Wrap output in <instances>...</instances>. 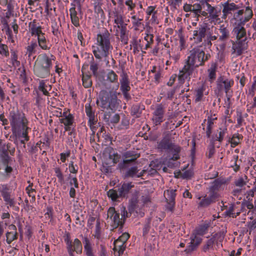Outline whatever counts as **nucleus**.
Here are the masks:
<instances>
[{"instance_id":"nucleus-38","label":"nucleus","mask_w":256,"mask_h":256,"mask_svg":"<svg viewBox=\"0 0 256 256\" xmlns=\"http://www.w3.org/2000/svg\"><path fill=\"white\" fill-rule=\"evenodd\" d=\"M38 47V44L36 42H31L30 43L26 46V54L28 57H30L34 54L36 52V48Z\"/></svg>"},{"instance_id":"nucleus-16","label":"nucleus","mask_w":256,"mask_h":256,"mask_svg":"<svg viewBox=\"0 0 256 256\" xmlns=\"http://www.w3.org/2000/svg\"><path fill=\"white\" fill-rule=\"evenodd\" d=\"M217 88L219 91L224 90L226 95L231 93L230 88L234 84V80L224 78H220L217 82Z\"/></svg>"},{"instance_id":"nucleus-35","label":"nucleus","mask_w":256,"mask_h":256,"mask_svg":"<svg viewBox=\"0 0 256 256\" xmlns=\"http://www.w3.org/2000/svg\"><path fill=\"white\" fill-rule=\"evenodd\" d=\"M217 64L216 62H212L210 64V68L208 69V77L210 80H214L216 78V70Z\"/></svg>"},{"instance_id":"nucleus-31","label":"nucleus","mask_w":256,"mask_h":256,"mask_svg":"<svg viewBox=\"0 0 256 256\" xmlns=\"http://www.w3.org/2000/svg\"><path fill=\"white\" fill-rule=\"evenodd\" d=\"M218 196V195L217 194H214L210 197L204 196L202 200L200 202L199 206L202 207L206 206L211 202L214 201Z\"/></svg>"},{"instance_id":"nucleus-5","label":"nucleus","mask_w":256,"mask_h":256,"mask_svg":"<svg viewBox=\"0 0 256 256\" xmlns=\"http://www.w3.org/2000/svg\"><path fill=\"white\" fill-rule=\"evenodd\" d=\"M52 60H54V56L52 55L50 58L46 54L40 55L38 58L36 66L34 68L35 74L42 78H44L49 76L50 68L52 66Z\"/></svg>"},{"instance_id":"nucleus-25","label":"nucleus","mask_w":256,"mask_h":256,"mask_svg":"<svg viewBox=\"0 0 256 256\" xmlns=\"http://www.w3.org/2000/svg\"><path fill=\"white\" fill-rule=\"evenodd\" d=\"M72 7L70 9V16L72 24L76 27L80 26V18L76 10L75 4H72Z\"/></svg>"},{"instance_id":"nucleus-8","label":"nucleus","mask_w":256,"mask_h":256,"mask_svg":"<svg viewBox=\"0 0 256 256\" xmlns=\"http://www.w3.org/2000/svg\"><path fill=\"white\" fill-rule=\"evenodd\" d=\"M120 158V156L112 148L106 149L104 154L103 168L106 172H108L110 168L116 164Z\"/></svg>"},{"instance_id":"nucleus-34","label":"nucleus","mask_w":256,"mask_h":256,"mask_svg":"<svg viewBox=\"0 0 256 256\" xmlns=\"http://www.w3.org/2000/svg\"><path fill=\"white\" fill-rule=\"evenodd\" d=\"M217 132L218 135L216 134V140L221 142L224 140L225 134L228 132L226 126L225 125H222L218 128Z\"/></svg>"},{"instance_id":"nucleus-27","label":"nucleus","mask_w":256,"mask_h":256,"mask_svg":"<svg viewBox=\"0 0 256 256\" xmlns=\"http://www.w3.org/2000/svg\"><path fill=\"white\" fill-rule=\"evenodd\" d=\"M84 245V252L86 256H94V252L92 248V243L86 237H85L83 240Z\"/></svg>"},{"instance_id":"nucleus-55","label":"nucleus","mask_w":256,"mask_h":256,"mask_svg":"<svg viewBox=\"0 0 256 256\" xmlns=\"http://www.w3.org/2000/svg\"><path fill=\"white\" fill-rule=\"evenodd\" d=\"M240 138L238 136H236L234 135L230 140L231 146L232 147H235L236 146L240 143Z\"/></svg>"},{"instance_id":"nucleus-43","label":"nucleus","mask_w":256,"mask_h":256,"mask_svg":"<svg viewBox=\"0 0 256 256\" xmlns=\"http://www.w3.org/2000/svg\"><path fill=\"white\" fill-rule=\"evenodd\" d=\"M108 196L110 198L113 202L117 201L118 198L121 196H120V191L119 192V194H118L116 190H110L108 192Z\"/></svg>"},{"instance_id":"nucleus-56","label":"nucleus","mask_w":256,"mask_h":256,"mask_svg":"<svg viewBox=\"0 0 256 256\" xmlns=\"http://www.w3.org/2000/svg\"><path fill=\"white\" fill-rule=\"evenodd\" d=\"M194 175V172L192 170H188L184 172L182 174V177L184 178L189 179L190 178Z\"/></svg>"},{"instance_id":"nucleus-11","label":"nucleus","mask_w":256,"mask_h":256,"mask_svg":"<svg viewBox=\"0 0 256 256\" xmlns=\"http://www.w3.org/2000/svg\"><path fill=\"white\" fill-rule=\"evenodd\" d=\"M64 242L66 244V248L70 256H74V252L77 254H81L82 252V246L80 241L78 239L75 238L74 242L70 240V236L67 234L64 238Z\"/></svg>"},{"instance_id":"nucleus-53","label":"nucleus","mask_w":256,"mask_h":256,"mask_svg":"<svg viewBox=\"0 0 256 256\" xmlns=\"http://www.w3.org/2000/svg\"><path fill=\"white\" fill-rule=\"evenodd\" d=\"M54 172L56 173V175L58 178V182L60 183H64V178L62 174V173L60 169L59 168H56L54 170Z\"/></svg>"},{"instance_id":"nucleus-1","label":"nucleus","mask_w":256,"mask_h":256,"mask_svg":"<svg viewBox=\"0 0 256 256\" xmlns=\"http://www.w3.org/2000/svg\"><path fill=\"white\" fill-rule=\"evenodd\" d=\"M208 59V56H205L204 52L200 47L194 48L190 51L186 64L180 71L178 80L179 83L183 84L186 79L196 78L198 72L196 68L202 66L204 62Z\"/></svg>"},{"instance_id":"nucleus-26","label":"nucleus","mask_w":256,"mask_h":256,"mask_svg":"<svg viewBox=\"0 0 256 256\" xmlns=\"http://www.w3.org/2000/svg\"><path fill=\"white\" fill-rule=\"evenodd\" d=\"M216 120L217 117L216 116L215 114L208 117L206 128V135L208 138L210 137L212 132V130L214 128V123Z\"/></svg>"},{"instance_id":"nucleus-62","label":"nucleus","mask_w":256,"mask_h":256,"mask_svg":"<svg viewBox=\"0 0 256 256\" xmlns=\"http://www.w3.org/2000/svg\"><path fill=\"white\" fill-rule=\"evenodd\" d=\"M152 18L150 20L152 24H158V20L157 16V12L152 14Z\"/></svg>"},{"instance_id":"nucleus-51","label":"nucleus","mask_w":256,"mask_h":256,"mask_svg":"<svg viewBox=\"0 0 256 256\" xmlns=\"http://www.w3.org/2000/svg\"><path fill=\"white\" fill-rule=\"evenodd\" d=\"M156 6H149L148 7V8L146 9V18H150V16L156 12H157L156 10Z\"/></svg>"},{"instance_id":"nucleus-54","label":"nucleus","mask_w":256,"mask_h":256,"mask_svg":"<svg viewBox=\"0 0 256 256\" xmlns=\"http://www.w3.org/2000/svg\"><path fill=\"white\" fill-rule=\"evenodd\" d=\"M95 238H99L100 236V222L98 220H96V230L94 234Z\"/></svg>"},{"instance_id":"nucleus-6","label":"nucleus","mask_w":256,"mask_h":256,"mask_svg":"<svg viewBox=\"0 0 256 256\" xmlns=\"http://www.w3.org/2000/svg\"><path fill=\"white\" fill-rule=\"evenodd\" d=\"M119 210H116L114 207H110L108 210L107 221L114 228H116L122 225L124 222V219L128 216L127 211L124 206L120 208Z\"/></svg>"},{"instance_id":"nucleus-45","label":"nucleus","mask_w":256,"mask_h":256,"mask_svg":"<svg viewBox=\"0 0 256 256\" xmlns=\"http://www.w3.org/2000/svg\"><path fill=\"white\" fill-rule=\"evenodd\" d=\"M82 84L86 88H88L91 86L92 84V81L90 76L89 75L83 74L82 78Z\"/></svg>"},{"instance_id":"nucleus-57","label":"nucleus","mask_w":256,"mask_h":256,"mask_svg":"<svg viewBox=\"0 0 256 256\" xmlns=\"http://www.w3.org/2000/svg\"><path fill=\"white\" fill-rule=\"evenodd\" d=\"M68 178H70V184L72 186H74V188H78V182L76 177H73L70 174Z\"/></svg>"},{"instance_id":"nucleus-64","label":"nucleus","mask_w":256,"mask_h":256,"mask_svg":"<svg viewBox=\"0 0 256 256\" xmlns=\"http://www.w3.org/2000/svg\"><path fill=\"white\" fill-rule=\"evenodd\" d=\"M20 78L22 82H26V76L24 70H22L21 74L20 76Z\"/></svg>"},{"instance_id":"nucleus-18","label":"nucleus","mask_w":256,"mask_h":256,"mask_svg":"<svg viewBox=\"0 0 256 256\" xmlns=\"http://www.w3.org/2000/svg\"><path fill=\"white\" fill-rule=\"evenodd\" d=\"M207 26L205 24L199 25L196 29L193 31L192 39L195 42L200 43L202 42L204 38L206 35Z\"/></svg>"},{"instance_id":"nucleus-61","label":"nucleus","mask_w":256,"mask_h":256,"mask_svg":"<svg viewBox=\"0 0 256 256\" xmlns=\"http://www.w3.org/2000/svg\"><path fill=\"white\" fill-rule=\"evenodd\" d=\"M234 211V206H231L229 207L228 209L226 211V213L228 216L234 218L236 216L234 213L233 212Z\"/></svg>"},{"instance_id":"nucleus-17","label":"nucleus","mask_w":256,"mask_h":256,"mask_svg":"<svg viewBox=\"0 0 256 256\" xmlns=\"http://www.w3.org/2000/svg\"><path fill=\"white\" fill-rule=\"evenodd\" d=\"M152 120L156 125L160 124L164 120V108L160 104L158 105L152 113Z\"/></svg>"},{"instance_id":"nucleus-21","label":"nucleus","mask_w":256,"mask_h":256,"mask_svg":"<svg viewBox=\"0 0 256 256\" xmlns=\"http://www.w3.org/2000/svg\"><path fill=\"white\" fill-rule=\"evenodd\" d=\"M232 33L237 40L245 41L246 40V31L244 26H232Z\"/></svg>"},{"instance_id":"nucleus-36","label":"nucleus","mask_w":256,"mask_h":256,"mask_svg":"<svg viewBox=\"0 0 256 256\" xmlns=\"http://www.w3.org/2000/svg\"><path fill=\"white\" fill-rule=\"evenodd\" d=\"M30 32L32 36H36L37 37H38V36L44 34L41 26H37L34 23L30 24Z\"/></svg>"},{"instance_id":"nucleus-40","label":"nucleus","mask_w":256,"mask_h":256,"mask_svg":"<svg viewBox=\"0 0 256 256\" xmlns=\"http://www.w3.org/2000/svg\"><path fill=\"white\" fill-rule=\"evenodd\" d=\"M202 8H203V4L202 6L200 4H194L192 5V12L194 15V17L196 18V20H198L200 12V10H202Z\"/></svg>"},{"instance_id":"nucleus-19","label":"nucleus","mask_w":256,"mask_h":256,"mask_svg":"<svg viewBox=\"0 0 256 256\" xmlns=\"http://www.w3.org/2000/svg\"><path fill=\"white\" fill-rule=\"evenodd\" d=\"M0 192L6 204L12 206L14 204V198L11 196L8 187L6 184H0Z\"/></svg>"},{"instance_id":"nucleus-29","label":"nucleus","mask_w":256,"mask_h":256,"mask_svg":"<svg viewBox=\"0 0 256 256\" xmlns=\"http://www.w3.org/2000/svg\"><path fill=\"white\" fill-rule=\"evenodd\" d=\"M206 86L202 84L196 90L194 102H200L204 100V94H207L208 92H205Z\"/></svg>"},{"instance_id":"nucleus-28","label":"nucleus","mask_w":256,"mask_h":256,"mask_svg":"<svg viewBox=\"0 0 256 256\" xmlns=\"http://www.w3.org/2000/svg\"><path fill=\"white\" fill-rule=\"evenodd\" d=\"M146 172L145 170H142L139 172L137 167L133 166L128 170L126 176L132 178H140Z\"/></svg>"},{"instance_id":"nucleus-23","label":"nucleus","mask_w":256,"mask_h":256,"mask_svg":"<svg viewBox=\"0 0 256 256\" xmlns=\"http://www.w3.org/2000/svg\"><path fill=\"white\" fill-rule=\"evenodd\" d=\"M223 14L222 16L223 19H226L227 16L229 14H230L232 12H234L235 10L237 11L240 10V6L239 5L236 4L234 2L229 3L228 2H226L223 4Z\"/></svg>"},{"instance_id":"nucleus-10","label":"nucleus","mask_w":256,"mask_h":256,"mask_svg":"<svg viewBox=\"0 0 256 256\" xmlns=\"http://www.w3.org/2000/svg\"><path fill=\"white\" fill-rule=\"evenodd\" d=\"M110 96V98L104 96L102 98L100 97V100L97 101L98 104H100V105L104 108L114 110L118 104L116 92V90L111 92Z\"/></svg>"},{"instance_id":"nucleus-48","label":"nucleus","mask_w":256,"mask_h":256,"mask_svg":"<svg viewBox=\"0 0 256 256\" xmlns=\"http://www.w3.org/2000/svg\"><path fill=\"white\" fill-rule=\"evenodd\" d=\"M86 115L89 118V121L94 120V113L93 112L92 108L90 104L86 105Z\"/></svg>"},{"instance_id":"nucleus-63","label":"nucleus","mask_w":256,"mask_h":256,"mask_svg":"<svg viewBox=\"0 0 256 256\" xmlns=\"http://www.w3.org/2000/svg\"><path fill=\"white\" fill-rule=\"evenodd\" d=\"M70 156V152H69L60 154V160L62 162H65L66 160Z\"/></svg>"},{"instance_id":"nucleus-50","label":"nucleus","mask_w":256,"mask_h":256,"mask_svg":"<svg viewBox=\"0 0 256 256\" xmlns=\"http://www.w3.org/2000/svg\"><path fill=\"white\" fill-rule=\"evenodd\" d=\"M124 4L127 6L128 11H132V9H134L136 7V3L132 0H126Z\"/></svg>"},{"instance_id":"nucleus-58","label":"nucleus","mask_w":256,"mask_h":256,"mask_svg":"<svg viewBox=\"0 0 256 256\" xmlns=\"http://www.w3.org/2000/svg\"><path fill=\"white\" fill-rule=\"evenodd\" d=\"M69 168L70 172L71 173L76 174L78 172V167L76 165L74 166V164L73 162H70L69 164Z\"/></svg>"},{"instance_id":"nucleus-3","label":"nucleus","mask_w":256,"mask_h":256,"mask_svg":"<svg viewBox=\"0 0 256 256\" xmlns=\"http://www.w3.org/2000/svg\"><path fill=\"white\" fill-rule=\"evenodd\" d=\"M12 130L14 134L28 140V122L22 112L18 111H11L8 117Z\"/></svg>"},{"instance_id":"nucleus-42","label":"nucleus","mask_w":256,"mask_h":256,"mask_svg":"<svg viewBox=\"0 0 256 256\" xmlns=\"http://www.w3.org/2000/svg\"><path fill=\"white\" fill-rule=\"evenodd\" d=\"M38 88L44 95L47 96L49 94L48 92L51 90L52 86L50 85L46 84L43 80H42L40 82Z\"/></svg>"},{"instance_id":"nucleus-30","label":"nucleus","mask_w":256,"mask_h":256,"mask_svg":"<svg viewBox=\"0 0 256 256\" xmlns=\"http://www.w3.org/2000/svg\"><path fill=\"white\" fill-rule=\"evenodd\" d=\"M38 44L41 48L44 50H49L50 46L48 45V40H46L45 34L44 33L37 37Z\"/></svg>"},{"instance_id":"nucleus-32","label":"nucleus","mask_w":256,"mask_h":256,"mask_svg":"<svg viewBox=\"0 0 256 256\" xmlns=\"http://www.w3.org/2000/svg\"><path fill=\"white\" fill-rule=\"evenodd\" d=\"M214 34L212 33H209L206 36V38L204 40V46L210 48L212 44V42H214L218 38V33L214 31Z\"/></svg>"},{"instance_id":"nucleus-47","label":"nucleus","mask_w":256,"mask_h":256,"mask_svg":"<svg viewBox=\"0 0 256 256\" xmlns=\"http://www.w3.org/2000/svg\"><path fill=\"white\" fill-rule=\"evenodd\" d=\"M11 60L12 64L14 66H18L20 64V62L18 60V55L16 51L11 50Z\"/></svg>"},{"instance_id":"nucleus-24","label":"nucleus","mask_w":256,"mask_h":256,"mask_svg":"<svg viewBox=\"0 0 256 256\" xmlns=\"http://www.w3.org/2000/svg\"><path fill=\"white\" fill-rule=\"evenodd\" d=\"M120 76V88L121 91H130V82L128 74L125 72H122Z\"/></svg>"},{"instance_id":"nucleus-60","label":"nucleus","mask_w":256,"mask_h":256,"mask_svg":"<svg viewBox=\"0 0 256 256\" xmlns=\"http://www.w3.org/2000/svg\"><path fill=\"white\" fill-rule=\"evenodd\" d=\"M98 70V65L94 62L91 63L90 65V70L92 72L94 76L97 74V70Z\"/></svg>"},{"instance_id":"nucleus-12","label":"nucleus","mask_w":256,"mask_h":256,"mask_svg":"<svg viewBox=\"0 0 256 256\" xmlns=\"http://www.w3.org/2000/svg\"><path fill=\"white\" fill-rule=\"evenodd\" d=\"M203 8L208 12V17L212 23L217 24L221 22L222 20L219 17L221 14L220 9L212 6L208 2L203 4Z\"/></svg>"},{"instance_id":"nucleus-4","label":"nucleus","mask_w":256,"mask_h":256,"mask_svg":"<svg viewBox=\"0 0 256 256\" xmlns=\"http://www.w3.org/2000/svg\"><path fill=\"white\" fill-rule=\"evenodd\" d=\"M123 1V0H118V6L110 10L108 12L110 18H114V27H117L120 30V37L124 36L126 30V24L124 22L125 16L122 10Z\"/></svg>"},{"instance_id":"nucleus-41","label":"nucleus","mask_w":256,"mask_h":256,"mask_svg":"<svg viewBox=\"0 0 256 256\" xmlns=\"http://www.w3.org/2000/svg\"><path fill=\"white\" fill-rule=\"evenodd\" d=\"M200 239L196 238V236H194V238L192 236L191 237L190 242H189L188 246V251L193 250L200 243Z\"/></svg>"},{"instance_id":"nucleus-46","label":"nucleus","mask_w":256,"mask_h":256,"mask_svg":"<svg viewBox=\"0 0 256 256\" xmlns=\"http://www.w3.org/2000/svg\"><path fill=\"white\" fill-rule=\"evenodd\" d=\"M6 242L10 244L13 240L17 238L16 232H7L6 233Z\"/></svg>"},{"instance_id":"nucleus-15","label":"nucleus","mask_w":256,"mask_h":256,"mask_svg":"<svg viewBox=\"0 0 256 256\" xmlns=\"http://www.w3.org/2000/svg\"><path fill=\"white\" fill-rule=\"evenodd\" d=\"M164 196L167 202L166 210L172 212L174 211L175 206V190L170 189L164 191Z\"/></svg>"},{"instance_id":"nucleus-52","label":"nucleus","mask_w":256,"mask_h":256,"mask_svg":"<svg viewBox=\"0 0 256 256\" xmlns=\"http://www.w3.org/2000/svg\"><path fill=\"white\" fill-rule=\"evenodd\" d=\"M0 54L4 56H8V46L4 44H0Z\"/></svg>"},{"instance_id":"nucleus-13","label":"nucleus","mask_w":256,"mask_h":256,"mask_svg":"<svg viewBox=\"0 0 256 256\" xmlns=\"http://www.w3.org/2000/svg\"><path fill=\"white\" fill-rule=\"evenodd\" d=\"M129 237V234L124 232L114 242V250L116 254V252H117L118 256H120L124 253L126 247V242Z\"/></svg>"},{"instance_id":"nucleus-37","label":"nucleus","mask_w":256,"mask_h":256,"mask_svg":"<svg viewBox=\"0 0 256 256\" xmlns=\"http://www.w3.org/2000/svg\"><path fill=\"white\" fill-rule=\"evenodd\" d=\"M124 162L126 164L134 160L138 157V156L134 154L133 152L129 151L126 152L124 154Z\"/></svg>"},{"instance_id":"nucleus-44","label":"nucleus","mask_w":256,"mask_h":256,"mask_svg":"<svg viewBox=\"0 0 256 256\" xmlns=\"http://www.w3.org/2000/svg\"><path fill=\"white\" fill-rule=\"evenodd\" d=\"M133 186L130 182L124 183L122 186L120 190V196H124L126 193L132 188Z\"/></svg>"},{"instance_id":"nucleus-39","label":"nucleus","mask_w":256,"mask_h":256,"mask_svg":"<svg viewBox=\"0 0 256 256\" xmlns=\"http://www.w3.org/2000/svg\"><path fill=\"white\" fill-rule=\"evenodd\" d=\"M132 20V24L134 28V30H137L142 25V18H138L136 15H133L130 17Z\"/></svg>"},{"instance_id":"nucleus-22","label":"nucleus","mask_w":256,"mask_h":256,"mask_svg":"<svg viewBox=\"0 0 256 256\" xmlns=\"http://www.w3.org/2000/svg\"><path fill=\"white\" fill-rule=\"evenodd\" d=\"M217 30H219L220 34H218V41L221 42H225L230 38V30L227 26L224 24H222L218 28H215L214 31L217 32Z\"/></svg>"},{"instance_id":"nucleus-2","label":"nucleus","mask_w":256,"mask_h":256,"mask_svg":"<svg viewBox=\"0 0 256 256\" xmlns=\"http://www.w3.org/2000/svg\"><path fill=\"white\" fill-rule=\"evenodd\" d=\"M110 36L106 30L97 34L96 42L92 46V52L96 58H106L111 53L113 47L110 44Z\"/></svg>"},{"instance_id":"nucleus-49","label":"nucleus","mask_w":256,"mask_h":256,"mask_svg":"<svg viewBox=\"0 0 256 256\" xmlns=\"http://www.w3.org/2000/svg\"><path fill=\"white\" fill-rule=\"evenodd\" d=\"M60 25L57 24L56 22H54L52 24V32L55 36H58L60 34V32L59 30Z\"/></svg>"},{"instance_id":"nucleus-14","label":"nucleus","mask_w":256,"mask_h":256,"mask_svg":"<svg viewBox=\"0 0 256 256\" xmlns=\"http://www.w3.org/2000/svg\"><path fill=\"white\" fill-rule=\"evenodd\" d=\"M59 113L60 115L57 114V116L62 118L60 119V122L64 124L66 131H70L74 122V116L68 110H65L62 113V112Z\"/></svg>"},{"instance_id":"nucleus-9","label":"nucleus","mask_w":256,"mask_h":256,"mask_svg":"<svg viewBox=\"0 0 256 256\" xmlns=\"http://www.w3.org/2000/svg\"><path fill=\"white\" fill-rule=\"evenodd\" d=\"M158 148L161 150H169L173 154L172 159L176 160L179 158V152L180 151V147L170 142L168 136L164 137L158 144Z\"/></svg>"},{"instance_id":"nucleus-20","label":"nucleus","mask_w":256,"mask_h":256,"mask_svg":"<svg viewBox=\"0 0 256 256\" xmlns=\"http://www.w3.org/2000/svg\"><path fill=\"white\" fill-rule=\"evenodd\" d=\"M224 236L221 234H216L212 238L208 240L206 245L204 246V250L210 252L213 250V245L214 242L217 245L220 244V242L223 240Z\"/></svg>"},{"instance_id":"nucleus-59","label":"nucleus","mask_w":256,"mask_h":256,"mask_svg":"<svg viewBox=\"0 0 256 256\" xmlns=\"http://www.w3.org/2000/svg\"><path fill=\"white\" fill-rule=\"evenodd\" d=\"M6 34L8 36V40L9 42H11L12 43H14V36L12 34V30L10 29L9 28H8L6 31Z\"/></svg>"},{"instance_id":"nucleus-7","label":"nucleus","mask_w":256,"mask_h":256,"mask_svg":"<svg viewBox=\"0 0 256 256\" xmlns=\"http://www.w3.org/2000/svg\"><path fill=\"white\" fill-rule=\"evenodd\" d=\"M253 16L252 7L248 6L245 10H239L234 12L230 20L232 26H244Z\"/></svg>"},{"instance_id":"nucleus-33","label":"nucleus","mask_w":256,"mask_h":256,"mask_svg":"<svg viewBox=\"0 0 256 256\" xmlns=\"http://www.w3.org/2000/svg\"><path fill=\"white\" fill-rule=\"evenodd\" d=\"M106 80L110 82H116V90H118L119 86L118 76L113 70H110L107 74Z\"/></svg>"}]
</instances>
